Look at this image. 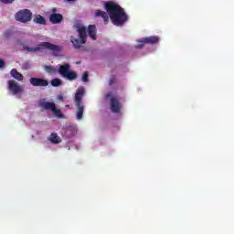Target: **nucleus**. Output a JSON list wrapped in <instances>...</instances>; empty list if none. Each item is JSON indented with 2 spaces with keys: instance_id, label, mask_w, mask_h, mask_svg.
Listing matches in <instances>:
<instances>
[{
  "instance_id": "19",
  "label": "nucleus",
  "mask_w": 234,
  "mask_h": 234,
  "mask_svg": "<svg viewBox=\"0 0 234 234\" xmlns=\"http://www.w3.org/2000/svg\"><path fill=\"white\" fill-rule=\"evenodd\" d=\"M52 87H60V85H63V81L60 79H53L51 80Z\"/></svg>"
},
{
  "instance_id": "25",
  "label": "nucleus",
  "mask_w": 234,
  "mask_h": 234,
  "mask_svg": "<svg viewBox=\"0 0 234 234\" xmlns=\"http://www.w3.org/2000/svg\"><path fill=\"white\" fill-rule=\"evenodd\" d=\"M5 67V61L0 59V69H3Z\"/></svg>"
},
{
  "instance_id": "14",
  "label": "nucleus",
  "mask_w": 234,
  "mask_h": 234,
  "mask_svg": "<svg viewBox=\"0 0 234 234\" xmlns=\"http://www.w3.org/2000/svg\"><path fill=\"white\" fill-rule=\"evenodd\" d=\"M88 35L93 41H96V26L90 25L88 27Z\"/></svg>"
},
{
  "instance_id": "4",
  "label": "nucleus",
  "mask_w": 234,
  "mask_h": 234,
  "mask_svg": "<svg viewBox=\"0 0 234 234\" xmlns=\"http://www.w3.org/2000/svg\"><path fill=\"white\" fill-rule=\"evenodd\" d=\"M78 32L80 38H76L74 36H71L69 38L74 48H81V45L87 43V27H80Z\"/></svg>"
},
{
  "instance_id": "9",
  "label": "nucleus",
  "mask_w": 234,
  "mask_h": 234,
  "mask_svg": "<svg viewBox=\"0 0 234 234\" xmlns=\"http://www.w3.org/2000/svg\"><path fill=\"white\" fill-rule=\"evenodd\" d=\"M29 82L33 87H48V80L41 78H31Z\"/></svg>"
},
{
  "instance_id": "15",
  "label": "nucleus",
  "mask_w": 234,
  "mask_h": 234,
  "mask_svg": "<svg viewBox=\"0 0 234 234\" xmlns=\"http://www.w3.org/2000/svg\"><path fill=\"white\" fill-rule=\"evenodd\" d=\"M40 107H43V109H46V111H53L56 107V103L54 102H42L40 104Z\"/></svg>"
},
{
  "instance_id": "2",
  "label": "nucleus",
  "mask_w": 234,
  "mask_h": 234,
  "mask_svg": "<svg viewBox=\"0 0 234 234\" xmlns=\"http://www.w3.org/2000/svg\"><path fill=\"white\" fill-rule=\"evenodd\" d=\"M45 49L51 50L52 52H61V50H63V47L52 44L50 42H41L37 45V47H28L27 45L23 46V50L31 54H36V52Z\"/></svg>"
},
{
  "instance_id": "20",
  "label": "nucleus",
  "mask_w": 234,
  "mask_h": 234,
  "mask_svg": "<svg viewBox=\"0 0 234 234\" xmlns=\"http://www.w3.org/2000/svg\"><path fill=\"white\" fill-rule=\"evenodd\" d=\"M53 112V114H56L58 118H63V113H61V110H58V108H56L53 111H51Z\"/></svg>"
},
{
  "instance_id": "11",
  "label": "nucleus",
  "mask_w": 234,
  "mask_h": 234,
  "mask_svg": "<svg viewBox=\"0 0 234 234\" xmlns=\"http://www.w3.org/2000/svg\"><path fill=\"white\" fill-rule=\"evenodd\" d=\"M49 21L52 25H58L63 21V15L57 13L49 16Z\"/></svg>"
},
{
  "instance_id": "12",
  "label": "nucleus",
  "mask_w": 234,
  "mask_h": 234,
  "mask_svg": "<svg viewBox=\"0 0 234 234\" xmlns=\"http://www.w3.org/2000/svg\"><path fill=\"white\" fill-rule=\"evenodd\" d=\"M95 17H102L105 25L109 23V15L107 14V12L98 9L95 11Z\"/></svg>"
},
{
  "instance_id": "24",
  "label": "nucleus",
  "mask_w": 234,
  "mask_h": 234,
  "mask_svg": "<svg viewBox=\"0 0 234 234\" xmlns=\"http://www.w3.org/2000/svg\"><path fill=\"white\" fill-rule=\"evenodd\" d=\"M57 12H58V9L56 7H53L51 9V14H58Z\"/></svg>"
},
{
  "instance_id": "3",
  "label": "nucleus",
  "mask_w": 234,
  "mask_h": 234,
  "mask_svg": "<svg viewBox=\"0 0 234 234\" xmlns=\"http://www.w3.org/2000/svg\"><path fill=\"white\" fill-rule=\"evenodd\" d=\"M83 96H85V88L80 87L75 93V105L77 109V120L83 118L85 105H83Z\"/></svg>"
},
{
  "instance_id": "23",
  "label": "nucleus",
  "mask_w": 234,
  "mask_h": 234,
  "mask_svg": "<svg viewBox=\"0 0 234 234\" xmlns=\"http://www.w3.org/2000/svg\"><path fill=\"white\" fill-rule=\"evenodd\" d=\"M1 3H4L5 5H10L14 3V0H1Z\"/></svg>"
},
{
  "instance_id": "8",
  "label": "nucleus",
  "mask_w": 234,
  "mask_h": 234,
  "mask_svg": "<svg viewBox=\"0 0 234 234\" xmlns=\"http://www.w3.org/2000/svg\"><path fill=\"white\" fill-rule=\"evenodd\" d=\"M159 40L160 39L158 38V37H149L141 38L140 40H138V43L140 44L135 46V48H142L145 45H156V43H158Z\"/></svg>"
},
{
  "instance_id": "16",
  "label": "nucleus",
  "mask_w": 234,
  "mask_h": 234,
  "mask_svg": "<svg viewBox=\"0 0 234 234\" xmlns=\"http://www.w3.org/2000/svg\"><path fill=\"white\" fill-rule=\"evenodd\" d=\"M33 21L37 25H47V19H45L41 15L36 16Z\"/></svg>"
},
{
  "instance_id": "22",
  "label": "nucleus",
  "mask_w": 234,
  "mask_h": 234,
  "mask_svg": "<svg viewBox=\"0 0 234 234\" xmlns=\"http://www.w3.org/2000/svg\"><path fill=\"white\" fill-rule=\"evenodd\" d=\"M82 81L87 82L89 81V72L85 71L82 75Z\"/></svg>"
},
{
  "instance_id": "7",
  "label": "nucleus",
  "mask_w": 234,
  "mask_h": 234,
  "mask_svg": "<svg viewBox=\"0 0 234 234\" xmlns=\"http://www.w3.org/2000/svg\"><path fill=\"white\" fill-rule=\"evenodd\" d=\"M15 18L20 23H28L32 21V11L28 9L20 10L15 15Z\"/></svg>"
},
{
  "instance_id": "5",
  "label": "nucleus",
  "mask_w": 234,
  "mask_h": 234,
  "mask_svg": "<svg viewBox=\"0 0 234 234\" xmlns=\"http://www.w3.org/2000/svg\"><path fill=\"white\" fill-rule=\"evenodd\" d=\"M58 73L61 74L63 78L69 80V81H74L78 78V73L70 69V64L60 65L58 69Z\"/></svg>"
},
{
  "instance_id": "18",
  "label": "nucleus",
  "mask_w": 234,
  "mask_h": 234,
  "mask_svg": "<svg viewBox=\"0 0 234 234\" xmlns=\"http://www.w3.org/2000/svg\"><path fill=\"white\" fill-rule=\"evenodd\" d=\"M44 69L46 70V72H48V74H56V69L54 68V66L45 65Z\"/></svg>"
},
{
  "instance_id": "21",
  "label": "nucleus",
  "mask_w": 234,
  "mask_h": 234,
  "mask_svg": "<svg viewBox=\"0 0 234 234\" xmlns=\"http://www.w3.org/2000/svg\"><path fill=\"white\" fill-rule=\"evenodd\" d=\"M116 83V76L112 75L109 80V85H114Z\"/></svg>"
},
{
  "instance_id": "6",
  "label": "nucleus",
  "mask_w": 234,
  "mask_h": 234,
  "mask_svg": "<svg viewBox=\"0 0 234 234\" xmlns=\"http://www.w3.org/2000/svg\"><path fill=\"white\" fill-rule=\"evenodd\" d=\"M7 89L14 96H17V94H23V92H25V88L19 85V83L15 80H9L7 81Z\"/></svg>"
},
{
  "instance_id": "1",
  "label": "nucleus",
  "mask_w": 234,
  "mask_h": 234,
  "mask_svg": "<svg viewBox=\"0 0 234 234\" xmlns=\"http://www.w3.org/2000/svg\"><path fill=\"white\" fill-rule=\"evenodd\" d=\"M104 6L110 16L111 21L115 27H122V25H125L129 20L127 13L120 5L114 2H107Z\"/></svg>"
},
{
  "instance_id": "26",
  "label": "nucleus",
  "mask_w": 234,
  "mask_h": 234,
  "mask_svg": "<svg viewBox=\"0 0 234 234\" xmlns=\"http://www.w3.org/2000/svg\"><path fill=\"white\" fill-rule=\"evenodd\" d=\"M67 1L70 2V1H74V0H67Z\"/></svg>"
},
{
  "instance_id": "13",
  "label": "nucleus",
  "mask_w": 234,
  "mask_h": 234,
  "mask_svg": "<svg viewBox=\"0 0 234 234\" xmlns=\"http://www.w3.org/2000/svg\"><path fill=\"white\" fill-rule=\"evenodd\" d=\"M10 74L12 76V78H14L15 80H16L17 81H23L24 80V76L23 74H21L19 71H17L16 69H11Z\"/></svg>"
},
{
  "instance_id": "17",
  "label": "nucleus",
  "mask_w": 234,
  "mask_h": 234,
  "mask_svg": "<svg viewBox=\"0 0 234 234\" xmlns=\"http://www.w3.org/2000/svg\"><path fill=\"white\" fill-rule=\"evenodd\" d=\"M49 140H50L51 144H60L61 143V139L59 138V136H58V133H51Z\"/></svg>"
},
{
  "instance_id": "10",
  "label": "nucleus",
  "mask_w": 234,
  "mask_h": 234,
  "mask_svg": "<svg viewBox=\"0 0 234 234\" xmlns=\"http://www.w3.org/2000/svg\"><path fill=\"white\" fill-rule=\"evenodd\" d=\"M111 109L112 112L118 113L120 112V99L116 97H112L111 99Z\"/></svg>"
}]
</instances>
